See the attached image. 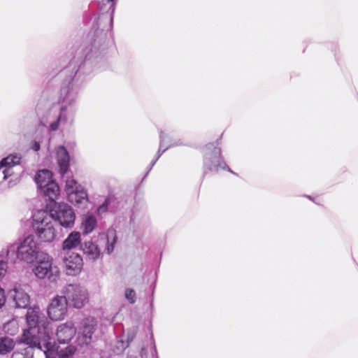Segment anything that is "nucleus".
Returning a JSON list of instances; mask_svg holds the SVG:
<instances>
[{
  "mask_svg": "<svg viewBox=\"0 0 358 358\" xmlns=\"http://www.w3.org/2000/svg\"><path fill=\"white\" fill-rule=\"evenodd\" d=\"M90 47L84 50V58L75 57L59 74L60 78L66 76L60 90L59 101L61 109L59 122L64 125L71 124L76 113L75 105L80 87L84 81L83 76L90 75L105 64L107 45L105 34H89Z\"/></svg>",
  "mask_w": 358,
  "mask_h": 358,
  "instance_id": "f257e3e1",
  "label": "nucleus"
},
{
  "mask_svg": "<svg viewBox=\"0 0 358 358\" xmlns=\"http://www.w3.org/2000/svg\"><path fill=\"white\" fill-rule=\"evenodd\" d=\"M27 329L23 331L20 342L28 345L24 352H14L10 358H33V348L42 350L48 348L50 331L47 327V318L41 312L38 306L28 309L26 314Z\"/></svg>",
  "mask_w": 358,
  "mask_h": 358,
  "instance_id": "f03ea898",
  "label": "nucleus"
},
{
  "mask_svg": "<svg viewBox=\"0 0 358 358\" xmlns=\"http://www.w3.org/2000/svg\"><path fill=\"white\" fill-rule=\"evenodd\" d=\"M44 253L41 251L39 244L33 235L9 245L6 251L8 260L13 264L17 262L33 264Z\"/></svg>",
  "mask_w": 358,
  "mask_h": 358,
  "instance_id": "7ed1b4c3",
  "label": "nucleus"
},
{
  "mask_svg": "<svg viewBox=\"0 0 358 358\" xmlns=\"http://www.w3.org/2000/svg\"><path fill=\"white\" fill-rule=\"evenodd\" d=\"M32 227L35 234L42 242L51 243L56 237L52 220L46 210H39L33 214Z\"/></svg>",
  "mask_w": 358,
  "mask_h": 358,
  "instance_id": "20e7f679",
  "label": "nucleus"
},
{
  "mask_svg": "<svg viewBox=\"0 0 358 358\" xmlns=\"http://www.w3.org/2000/svg\"><path fill=\"white\" fill-rule=\"evenodd\" d=\"M203 166L204 174L206 173L207 171L217 172L220 169L226 170L235 174L222 158V150L219 146L218 141L206 145L203 158Z\"/></svg>",
  "mask_w": 358,
  "mask_h": 358,
  "instance_id": "39448f33",
  "label": "nucleus"
},
{
  "mask_svg": "<svg viewBox=\"0 0 358 358\" xmlns=\"http://www.w3.org/2000/svg\"><path fill=\"white\" fill-rule=\"evenodd\" d=\"M37 264L32 271L38 279H48L51 282H56L60 275L59 268L53 264V259L47 253L41 255L37 260Z\"/></svg>",
  "mask_w": 358,
  "mask_h": 358,
  "instance_id": "423d86ee",
  "label": "nucleus"
},
{
  "mask_svg": "<svg viewBox=\"0 0 358 358\" xmlns=\"http://www.w3.org/2000/svg\"><path fill=\"white\" fill-rule=\"evenodd\" d=\"M68 303L76 308H81L88 301V294L86 289L80 285L69 284L63 289Z\"/></svg>",
  "mask_w": 358,
  "mask_h": 358,
  "instance_id": "0eeeda50",
  "label": "nucleus"
},
{
  "mask_svg": "<svg viewBox=\"0 0 358 358\" xmlns=\"http://www.w3.org/2000/svg\"><path fill=\"white\" fill-rule=\"evenodd\" d=\"M51 219L57 222L64 228H71L74 225L76 215L71 206L59 203L50 210Z\"/></svg>",
  "mask_w": 358,
  "mask_h": 358,
  "instance_id": "6e6552de",
  "label": "nucleus"
},
{
  "mask_svg": "<svg viewBox=\"0 0 358 358\" xmlns=\"http://www.w3.org/2000/svg\"><path fill=\"white\" fill-rule=\"evenodd\" d=\"M21 156L20 155L13 154L3 158L0 162V170H2L3 180H6L10 178L8 184L9 187L15 185L18 182L17 178L16 176H14L12 169L13 166L19 164Z\"/></svg>",
  "mask_w": 358,
  "mask_h": 358,
  "instance_id": "1a4fd4ad",
  "label": "nucleus"
},
{
  "mask_svg": "<svg viewBox=\"0 0 358 358\" xmlns=\"http://www.w3.org/2000/svg\"><path fill=\"white\" fill-rule=\"evenodd\" d=\"M97 322L92 317H86L80 323L77 341L80 345H87L92 341V335L96 329Z\"/></svg>",
  "mask_w": 358,
  "mask_h": 358,
  "instance_id": "9d476101",
  "label": "nucleus"
},
{
  "mask_svg": "<svg viewBox=\"0 0 358 358\" xmlns=\"http://www.w3.org/2000/svg\"><path fill=\"white\" fill-rule=\"evenodd\" d=\"M68 301L65 296H56L50 303L48 314L52 320H62L67 312Z\"/></svg>",
  "mask_w": 358,
  "mask_h": 358,
  "instance_id": "9b49d317",
  "label": "nucleus"
},
{
  "mask_svg": "<svg viewBox=\"0 0 358 358\" xmlns=\"http://www.w3.org/2000/svg\"><path fill=\"white\" fill-rule=\"evenodd\" d=\"M62 255L66 274L69 275H76L79 274L83 266V261L81 256L72 251L62 253Z\"/></svg>",
  "mask_w": 358,
  "mask_h": 358,
  "instance_id": "f8f14e48",
  "label": "nucleus"
},
{
  "mask_svg": "<svg viewBox=\"0 0 358 358\" xmlns=\"http://www.w3.org/2000/svg\"><path fill=\"white\" fill-rule=\"evenodd\" d=\"M25 287L24 285L16 283L8 292V296L15 302L16 308H26L29 304L30 297L24 289Z\"/></svg>",
  "mask_w": 358,
  "mask_h": 358,
  "instance_id": "ddd939ff",
  "label": "nucleus"
},
{
  "mask_svg": "<svg viewBox=\"0 0 358 358\" xmlns=\"http://www.w3.org/2000/svg\"><path fill=\"white\" fill-rule=\"evenodd\" d=\"M117 237L116 231L114 229H108L106 233L100 234L98 236L96 244L101 250L106 252L108 255H110L115 248L117 243Z\"/></svg>",
  "mask_w": 358,
  "mask_h": 358,
  "instance_id": "4468645a",
  "label": "nucleus"
},
{
  "mask_svg": "<svg viewBox=\"0 0 358 358\" xmlns=\"http://www.w3.org/2000/svg\"><path fill=\"white\" fill-rule=\"evenodd\" d=\"M76 329L71 322L59 325L56 331L57 341L59 343H67L75 336Z\"/></svg>",
  "mask_w": 358,
  "mask_h": 358,
  "instance_id": "2eb2a0df",
  "label": "nucleus"
},
{
  "mask_svg": "<svg viewBox=\"0 0 358 358\" xmlns=\"http://www.w3.org/2000/svg\"><path fill=\"white\" fill-rule=\"evenodd\" d=\"M56 155L59 173L62 176H64L67 172L69 166V152L64 146L60 145L56 149Z\"/></svg>",
  "mask_w": 358,
  "mask_h": 358,
  "instance_id": "dca6fc26",
  "label": "nucleus"
},
{
  "mask_svg": "<svg viewBox=\"0 0 358 358\" xmlns=\"http://www.w3.org/2000/svg\"><path fill=\"white\" fill-rule=\"evenodd\" d=\"M166 138H167V134L165 132L161 131L160 134H159V138H160L159 148V150L157 151L155 158L150 163V167L148 171H150L152 169V168L155 164L157 161L159 159V157L162 156V155L166 150H168L169 148L182 145V143L180 142V141H178L171 142L169 145H165Z\"/></svg>",
  "mask_w": 358,
  "mask_h": 358,
  "instance_id": "f3484780",
  "label": "nucleus"
},
{
  "mask_svg": "<svg viewBox=\"0 0 358 358\" xmlns=\"http://www.w3.org/2000/svg\"><path fill=\"white\" fill-rule=\"evenodd\" d=\"M67 196L69 201L79 208H84L88 203L87 194L83 188Z\"/></svg>",
  "mask_w": 358,
  "mask_h": 358,
  "instance_id": "a211bd4d",
  "label": "nucleus"
},
{
  "mask_svg": "<svg viewBox=\"0 0 358 358\" xmlns=\"http://www.w3.org/2000/svg\"><path fill=\"white\" fill-rule=\"evenodd\" d=\"M84 254L92 261H96L101 256L100 248L92 241H86L81 245Z\"/></svg>",
  "mask_w": 358,
  "mask_h": 358,
  "instance_id": "6ab92c4d",
  "label": "nucleus"
},
{
  "mask_svg": "<svg viewBox=\"0 0 358 358\" xmlns=\"http://www.w3.org/2000/svg\"><path fill=\"white\" fill-rule=\"evenodd\" d=\"M80 243V234L78 231L71 232L62 243V253L71 251Z\"/></svg>",
  "mask_w": 358,
  "mask_h": 358,
  "instance_id": "aec40b11",
  "label": "nucleus"
},
{
  "mask_svg": "<svg viewBox=\"0 0 358 358\" xmlns=\"http://www.w3.org/2000/svg\"><path fill=\"white\" fill-rule=\"evenodd\" d=\"M34 180L40 189L54 181L52 172L47 169L38 171Z\"/></svg>",
  "mask_w": 358,
  "mask_h": 358,
  "instance_id": "412c9836",
  "label": "nucleus"
},
{
  "mask_svg": "<svg viewBox=\"0 0 358 358\" xmlns=\"http://www.w3.org/2000/svg\"><path fill=\"white\" fill-rule=\"evenodd\" d=\"M41 191L50 201H55L59 195V188L57 184L52 181L41 189Z\"/></svg>",
  "mask_w": 358,
  "mask_h": 358,
  "instance_id": "4be33fe9",
  "label": "nucleus"
},
{
  "mask_svg": "<svg viewBox=\"0 0 358 358\" xmlns=\"http://www.w3.org/2000/svg\"><path fill=\"white\" fill-rule=\"evenodd\" d=\"M97 222L94 215L87 214L85 215L82 222V228L85 234L91 233L96 227Z\"/></svg>",
  "mask_w": 358,
  "mask_h": 358,
  "instance_id": "5701e85b",
  "label": "nucleus"
},
{
  "mask_svg": "<svg viewBox=\"0 0 358 358\" xmlns=\"http://www.w3.org/2000/svg\"><path fill=\"white\" fill-rule=\"evenodd\" d=\"M115 200L112 197H107L105 199L102 204H101L96 209L98 215H101L106 212L114 213L115 210Z\"/></svg>",
  "mask_w": 358,
  "mask_h": 358,
  "instance_id": "b1692460",
  "label": "nucleus"
},
{
  "mask_svg": "<svg viewBox=\"0 0 358 358\" xmlns=\"http://www.w3.org/2000/svg\"><path fill=\"white\" fill-rule=\"evenodd\" d=\"M15 347V341L8 336H0V354L4 355L10 352Z\"/></svg>",
  "mask_w": 358,
  "mask_h": 358,
  "instance_id": "393cba45",
  "label": "nucleus"
},
{
  "mask_svg": "<svg viewBox=\"0 0 358 358\" xmlns=\"http://www.w3.org/2000/svg\"><path fill=\"white\" fill-rule=\"evenodd\" d=\"M2 331L10 336H15L19 331V325L17 320L13 319L3 324Z\"/></svg>",
  "mask_w": 358,
  "mask_h": 358,
  "instance_id": "a878e982",
  "label": "nucleus"
},
{
  "mask_svg": "<svg viewBox=\"0 0 358 358\" xmlns=\"http://www.w3.org/2000/svg\"><path fill=\"white\" fill-rule=\"evenodd\" d=\"M83 188V187L79 185L76 180L70 178L66 180L65 191L67 195Z\"/></svg>",
  "mask_w": 358,
  "mask_h": 358,
  "instance_id": "bb28decb",
  "label": "nucleus"
},
{
  "mask_svg": "<svg viewBox=\"0 0 358 358\" xmlns=\"http://www.w3.org/2000/svg\"><path fill=\"white\" fill-rule=\"evenodd\" d=\"M76 352L74 346L69 345L64 350H60L58 352L59 358H72Z\"/></svg>",
  "mask_w": 358,
  "mask_h": 358,
  "instance_id": "cd10ccee",
  "label": "nucleus"
},
{
  "mask_svg": "<svg viewBox=\"0 0 358 358\" xmlns=\"http://www.w3.org/2000/svg\"><path fill=\"white\" fill-rule=\"evenodd\" d=\"M156 355H157V350H156L155 345L154 343L152 344V346L151 347L150 355H149L147 349H145V348H141V353H140L141 358H150V357H154V356H155Z\"/></svg>",
  "mask_w": 358,
  "mask_h": 358,
  "instance_id": "c85d7f7f",
  "label": "nucleus"
},
{
  "mask_svg": "<svg viewBox=\"0 0 358 358\" xmlns=\"http://www.w3.org/2000/svg\"><path fill=\"white\" fill-rule=\"evenodd\" d=\"M135 336H136V330L135 329H132V330L129 331L128 332L127 342L124 343L122 341H121L120 342V343L121 345V348L122 349L127 348L129 346V343L134 340Z\"/></svg>",
  "mask_w": 358,
  "mask_h": 358,
  "instance_id": "c756f323",
  "label": "nucleus"
},
{
  "mask_svg": "<svg viewBox=\"0 0 358 358\" xmlns=\"http://www.w3.org/2000/svg\"><path fill=\"white\" fill-rule=\"evenodd\" d=\"M124 296L131 303H134L136 302V292L134 289H127L125 290Z\"/></svg>",
  "mask_w": 358,
  "mask_h": 358,
  "instance_id": "7c9ffc66",
  "label": "nucleus"
},
{
  "mask_svg": "<svg viewBox=\"0 0 358 358\" xmlns=\"http://www.w3.org/2000/svg\"><path fill=\"white\" fill-rule=\"evenodd\" d=\"M7 262L5 261L0 259V281L3 279V278L6 275L7 273Z\"/></svg>",
  "mask_w": 358,
  "mask_h": 358,
  "instance_id": "2f4dec72",
  "label": "nucleus"
},
{
  "mask_svg": "<svg viewBox=\"0 0 358 358\" xmlns=\"http://www.w3.org/2000/svg\"><path fill=\"white\" fill-rule=\"evenodd\" d=\"M47 327L49 329V331H50V339L48 340V342L50 343V345H48V348H46L45 347H43L42 348V350H43V352H45V350H50V348L52 347V342L50 341L51 339H52V337L53 336V332H52V328L50 327V322L47 320Z\"/></svg>",
  "mask_w": 358,
  "mask_h": 358,
  "instance_id": "473e14b6",
  "label": "nucleus"
},
{
  "mask_svg": "<svg viewBox=\"0 0 358 358\" xmlns=\"http://www.w3.org/2000/svg\"><path fill=\"white\" fill-rule=\"evenodd\" d=\"M6 303V295L4 290L0 287V308H1Z\"/></svg>",
  "mask_w": 358,
  "mask_h": 358,
  "instance_id": "72a5a7b5",
  "label": "nucleus"
},
{
  "mask_svg": "<svg viewBox=\"0 0 358 358\" xmlns=\"http://www.w3.org/2000/svg\"><path fill=\"white\" fill-rule=\"evenodd\" d=\"M64 125L63 124H61L59 122V117L57 118V121H55L53 122H52L50 125V129L52 130V131H56L58 127H59V125Z\"/></svg>",
  "mask_w": 358,
  "mask_h": 358,
  "instance_id": "f704fd0d",
  "label": "nucleus"
},
{
  "mask_svg": "<svg viewBox=\"0 0 358 358\" xmlns=\"http://www.w3.org/2000/svg\"><path fill=\"white\" fill-rule=\"evenodd\" d=\"M31 149L34 151H38L40 150V144L37 141H34L31 146Z\"/></svg>",
  "mask_w": 358,
  "mask_h": 358,
  "instance_id": "c9c22d12",
  "label": "nucleus"
},
{
  "mask_svg": "<svg viewBox=\"0 0 358 358\" xmlns=\"http://www.w3.org/2000/svg\"><path fill=\"white\" fill-rule=\"evenodd\" d=\"M108 2H111V7H113V11H114V0H107Z\"/></svg>",
  "mask_w": 358,
  "mask_h": 358,
  "instance_id": "e433bc0d",
  "label": "nucleus"
},
{
  "mask_svg": "<svg viewBox=\"0 0 358 358\" xmlns=\"http://www.w3.org/2000/svg\"><path fill=\"white\" fill-rule=\"evenodd\" d=\"M128 358H137V357L135 356H129V357H128Z\"/></svg>",
  "mask_w": 358,
  "mask_h": 358,
  "instance_id": "4c0bfd02",
  "label": "nucleus"
},
{
  "mask_svg": "<svg viewBox=\"0 0 358 358\" xmlns=\"http://www.w3.org/2000/svg\"><path fill=\"white\" fill-rule=\"evenodd\" d=\"M46 358H50V357L48 355H46Z\"/></svg>",
  "mask_w": 358,
  "mask_h": 358,
  "instance_id": "58836bf2",
  "label": "nucleus"
},
{
  "mask_svg": "<svg viewBox=\"0 0 358 358\" xmlns=\"http://www.w3.org/2000/svg\"><path fill=\"white\" fill-rule=\"evenodd\" d=\"M156 358H158V357H156Z\"/></svg>",
  "mask_w": 358,
  "mask_h": 358,
  "instance_id": "ea45409f",
  "label": "nucleus"
}]
</instances>
